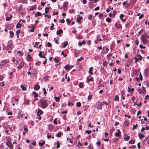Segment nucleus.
<instances>
[{
  "instance_id": "1",
  "label": "nucleus",
  "mask_w": 149,
  "mask_h": 149,
  "mask_svg": "<svg viewBox=\"0 0 149 149\" xmlns=\"http://www.w3.org/2000/svg\"><path fill=\"white\" fill-rule=\"evenodd\" d=\"M39 102L41 104L40 106L43 109L46 108L48 106V104L46 101L44 99H41L39 101Z\"/></svg>"
},
{
  "instance_id": "2",
  "label": "nucleus",
  "mask_w": 149,
  "mask_h": 149,
  "mask_svg": "<svg viewBox=\"0 0 149 149\" xmlns=\"http://www.w3.org/2000/svg\"><path fill=\"white\" fill-rule=\"evenodd\" d=\"M7 141L6 142V144L10 149H13V146L11 142V139L10 137H8L6 139Z\"/></svg>"
},
{
  "instance_id": "3",
  "label": "nucleus",
  "mask_w": 149,
  "mask_h": 149,
  "mask_svg": "<svg viewBox=\"0 0 149 149\" xmlns=\"http://www.w3.org/2000/svg\"><path fill=\"white\" fill-rule=\"evenodd\" d=\"M13 48L12 41L10 40L8 42L7 45L6 47V49H11Z\"/></svg>"
},
{
  "instance_id": "4",
  "label": "nucleus",
  "mask_w": 149,
  "mask_h": 149,
  "mask_svg": "<svg viewBox=\"0 0 149 149\" xmlns=\"http://www.w3.org/2000/svg\"><path fill=\"white\" fill-rule=\"evenodd\" d=\"M134 59L136 60L135 61V63H136L137 62L141 61L142 59V56L138 54L134 57Z\"/></svg>"
},
{
  "instance_id": "5",
  "label": "nucleus",
  "mask_w": 149,
  "mask_h": 149,
  "mask_svg": "<svg viewBox=\"0 0 149 149\" xmlns=\"http://www.w3.org/2000/svg\"><path fill=\"white\" fill-rule=\"evenodd\" d=\"M141 39L142 42L144 44H146L148 42V41L144 35L142 34L141 35Z\"/></svg>"
},
{
  "instance_id": "6",
  "label": "nucleus",
  "mask_w": 149,
  "mask_h": 149,
  "mask_svg": "<svg viewBox=\"0 0 149 149\" xmlns=\"http://www.w3.org/2000/svg\"><path fill=\"white\" fill-rule=\"evenodd\" d=\"M72 66H70L69 65L67 64L65 66L64 68L65 70L68 71L72 68Z\"/></svg>"
},
{
  "instance_id": "7",
  "label": "nucleus",
  "mask_w": 149,
  "mask_h": 149,
  "mask_svg": "<svg viewBox=\"0 0 149 149\" xmlns=\"http://www.w3.org/2000/svg\"><path fill=\"white\" fill-rule=\"evenodd\" d=\"M68 2L67 1L65 2L64 3L63 7L64 10H65L67 9L68 8Z\"/></svg>"
},
{
  "instance_id": "8",
  "label": "nucleus",
  "mask_w": 149,
  "mask_h": 149,
  "mask_svg": "<svg viewBox=\"0 0 149 149\" xmlns=\"http://www.w3.org/2000/svg\"><path fill=\"white\" fill-rule=\"evenodd\" d=\"M138 92L140 94H145L146 90H142L141 89L139 88L138 90Z\"/></svg>"
},
{
  "instance_id": "9",
  "label": "nucleus",
  "mask_w": 149,
  "mask_h": 149,
  "mask_svg": "<svg viewBox=\"0 0 149 149\" xmlns=\"http://www.w3.org/2000/svg\"><path fill=\"white\" fill-rule=\"evenodd\" d=\"M24 62L23 61L21 62L19 64V65L17 66V68L19 69H20L22 68L24 65Z\"/></svg>"
},
{
  "instance_id": "10",
  "label": "nucleus",
  "mask_w": 149,
  "mask_h": 149,
  "mask_svg": "<svg viewBox=\"0 0 149 149\" xmlns=\"http://www.w3.org/2000/svg\"><path fill=\"white\" fill-rule=\"evenodd\" d=\"M117 132L115 134V136L116 137H118L121 136V132L119 129L117 130Z\"/></svg>"
},
{
  "instance_id": "11",
  "label": "nucleus",
  "mask_w": 149,
  "mask_h": 149,
  "mask_svg": "<svg viewBox=\"0 0 149 149\" xmlns=\"http://www.w3.org/2000/svg\"><path fill=\"white\" fill-rule=\"evenodd\" d=\"M39 56L41 58H45L44 53L42 54V51H40L39 53Z\"/></svg>"
},
{
  "instance_id": "12",
  "label": "nucleus",
  "mask_w": 149,
  "mask_h": 149,
  "mask_svg": "<svg viewBox=\"0 0 149 149\" xmlns=\"http://www.w3.org/2000/svg\"><path fill=\"white\" fill-rule=\"evenodd\" d=\"M43 113V111L41 109H38V111L37 112V116H40Z\"/></svg>"
},
{
  "instance_id": "13",
  "label": "nucleus",
  "mask_w": 149,
  "mask_h": 149,
  "mask_svg": "<svg viewBox=\"0 0 149 149\" xmlns=\"http://www.w3.org/2000/svg\"><path fill=\"white\" fill-rule=\"evenodd\" d=\"M48 129L50 131H52L54 129V126L51 124H49Z\"/></svg>"
},
{
  "instance_id": "14",
  "label": "nucleus",
  "mask_w": 149,
  "mask_h": 149,
  "mask_svg": "<svg viewBox=\"0 0 149 149\" xmlns=\"http://www.w3.org/2000/svg\"><path fill=\"white\" fill-rule=\"evenodd\" d=\"M54 60L56 63H58L59 62V61L60 60V58L58 57H56L54 58Z\"/></svg>"
},
{
  "instance_id": "15",
  "label": "nucleus",
  "mask_w": 149,
  "mask_h": 149,
  "mask_svg": "<svg viewBox=\"0 0 149 149\" xmlns=\"http://www.w3.org/2000/svg\"><path fill=\"white\" fill-rule=\"evenodd\" d=\"M12 17V15H7L6 17V20L7 21L10 20V18Z\"/></svg>"
},
{
  "instance_id": "16",
  "label": "nucleus",
  "mask_w": 149,
  "mask_h": 149,
  "mask_svg": "<svg viewBox=\"0 0 149 149\" xmlns=\"http://www.w3.org/2000/svg\"><path fill=\"white\" fill-rule=\"evenodd\" d=\"M40 88V86L38 85H35L34 89L35 90H38Z\"/></svg>"
},
{
  "instance_id": "17",
  "label": "nucleus",
  "mask_w": 149,
  "mask_h": 149,
  "mask_svg": "<svg viewBox=\"0 0 149 149\" xmlns=\"http://www.w3.org/2000/svg\"><path fill=\"white\" fill-rule=\"evenodd\" d=\"M138 136L140 139H141L144 138V136L142 134L139 133L138 134Z\"/></svg>"
},
{
  "instance_id": "18",
  "label": "nucleus",
  "mask_w": 149,
  "mask_h": 149,
  "mask_svg": "<svg viewBox=\"0 0 149 149\" xmlns=\"http://www.w3.org/2000/svg\"><path fill=\"white\" fill-rule=\"evenodd\" d=\"M2 61L3 63V65H5L9 62V61L8 59L4 60Z\"/></svg>"
},
{
  "instance_id": "19",
  "label": "nucleus",
  "mask_w": 149,
  "mask_h": 149,
  "mask_svg": "<svg viewBox=\"0 0 149 149\" xmlns=\"http://www.w3.org/2000/svg\"><path fill=\"white\" fill-rule=\"evenodd\" d=\"M93 68L92 67H91L89 69L88 72L91 74H93V73L92 72Z\"/></svg>"
},
{
  "instance_id": "20",
  "label": "nucleus",
  "mask_w": 149,
  "mask_h": 149,
  "mask_svg": "<svg viewBox=\"0 0 149 149\" xmlns=\"http://www.w3.org/2000/svg\"><path fill=\"white\" fill-rule=\"evenodd\" d=\"M31 55L30 54H28L27 56L26 57V59L28 61H30L31 60Z\"/></svg>"
},
{
  "instance_id": "21",
  "label": "nucleus",
  "mask_w": 149,
  "mask_h": 149,
  "mask_svg": "<svg viewBox=\"0 0 149 149\" xmlns=\"http://www.w3.org/2000/svg\"><path fill=\"white\" fill-rule=\"evenodd\" d=\"M115 26L117 28H121L122 26L121 25L118 23H116L115 24Z\"/></svg>"
},
{
  "instance_id": "22",
  "label": "nucleus",
  "mask_w": 149,
  "mask_h": 149,
  "mask_svg": "<svg viewBox=\"0 0 149 149\" xmlns=\"http://www.w3.org/2000/svg\"><path fill=\"white\" fill-rule=\"evenodd\" d=\"M82 19V17H79L78 18H77L76 21L77 22L80 23L81 22V20Z\"/></svg>"
},
{
  "instance_id": "23",
  "label": "nucleus",
  "mask_w": 149,
  "mask_h": 149,
  "mask_svg": "<svg viewBox=\"0 0 149 149\" xmlns=\"http://www.w3.org/2000/svg\"><path fill=\"white\" fill-rule=\"evenodd\" d=\"M63 33V31L62 29H60L58 31H57L56 32V34L57 35H60L61 33Z\"/></svg>"
},
{
  "instance_id": "24",
  "label": "nucleus",
  "mask_w": 149,
  "mask_h": 149,
  "mask_svg": "<svg viewBox=\"0 0 149 149\" xmlns=\"http://www.w3.org/2000/svg\"><path fill=\"white\" fill-rule=\"evenodd\" d=\"M20 87L22 88V90L23 91H25L26 90V89L25 86L23 85H22Z\"/></svg>"
},
{
  "instance_id": "25",
  "label": "nucleus",
  "mask_w": 149,
  "mask_h": 149,
  "mask_svg": "<svg viewBox=\"0 0 149 149\" xmlns=\"http://www.w3.org/2000/svg\"><path fill=\"white\" fill-rule=\"evenodd\" d=\"M68 44V42L67 41H65L64 42L63 45L62 47L63 48H65L66 47Z\"/></svg>"
},
{
  "instance_id": "26",
  "label": "nucleus",
  "mask_w": 149,
  "mask_h": 149,
  "mask_svg": "<svg viewBox=\"0 0 149 149\" xmlns=\"http://www.w3.org/2000/svg\"><path fill=\"white\" fill-rule=\"evenodd\" d=\"M114 100L115 101H118L119 100V97L117 95H116L114 98Z\"/></svg>"
},
{
  "instance_id": "27",
  "label": "nucleus",
  "mask_w": 149,
  "mask_h": 149,
  "mask_svg": "<svg viewBox=\"0 0 149 149\" xmlns=\"http://www.w3.org/2000/svg\"><path fill=\"white\" fill-rule=\"evenodd\" d=\"M9 33L10 34V37L11 38H13L14 35V33L12 31H9Z\"/></svg>"
},
{
  "instance_id": "28",
  "label": "nucleus",
  "mask_w": 149,
  "mask_h": 149,
  "mask_svg": "<svg viewBox=\"0 0 149 149\" xmlns=\"http://www.w3.org/2000/svg\"><path fill=\"white\" fill-rule=\"evenodd\" d=\"M124 125L126 127H128L129 125V123L127 121H124Z\"/></svg>"
},
{
  "instance_id": "29",
  "label": "nucleus",
  "mask_w": 149,
  "mask_h": 149,
  "mask_svg": "<svg viewBox=\"0 0 149 149\" xmlns=\"http://www.w3.org/2000/svg\"><path fill=\"white\" fill-rule=\"evenodd\" d=\"M79 87L81 88H82L84 87V85H83V84L82 82H80L79 84Z\"/></svg>"
},
{
  "instance_id": "30",
  "label": "nucleus",
  "mask_w": 149,
  "mask_h": 149,
  "mask_svg": "<svg viewBox=\"0 0 149 149\" xmlns=\"http://www.w3.org/2000/svg\"><path fill=\"white\" fill-rule=\"evenodd\" d=\"M41 15V13L40 12H38L35 15V17H37L38 16H40Z\"/></svg>"
},
{
  "instance_id": "31",
  "label": "nucleus",
  "mask_w": 149,
  "mask_h": 149,
  "mask_svg": "<svg viewBox=\"0 0 149 149\" xmlns=\"http://www.w3.org/2000/svg\"><path fill=\"white\" fill-rule=\"evenodd\" d=\"M17 54H18L20 56H21L23 55L21 51H19L17 52Z\"/></svg>"
},
{
  "instance_id": "32",
  "label": "nucleus",
  "mask_w": 149,
  "mask_h": 149,
  "mask_svg": "<svg viewBox=\"0 0 149 149\" xmlns=\"http://www.w3.org/2000/svg\"><path fill=\"white\" fill-rule=\"evenodd\" d=\"M58 120V119L57 118H55L54 119V121H53V123L54 124L56 125L57 124Z\"/></svg>"
},
{
  "instance_id": "33",
  "label": "nucleus",
  "mask_w": 149,
  "mask_h": 149,
  "mask_svg": "<svg viewBox=\"0 0 149 149\" xmlns=\"http://www.w3.org/2000/svg\"><path fill=\"white\" fill-rule=\"evenodd\" d=\"M21 25L19 22L17 23V24L16 27L17 28H20L21 27Z\"/></svg>"
},
{
  "instance_id": "34",
  "label": "nucleus",
  "mask_w": 149,
  "mask_h": 149,
  "mask_svg": "<svg viewBox=\"0 0 149 149\" xmlns=\"http://www.w3.org/2000/svg\"><path fill=\"white\" fill-rule=\"evenodd\" d=\"M54 98L56 102H58L60 99V97H54Z\"/></svg>"
},
{
  "instance_id": "35",
  "label": "nucleus",
  "mask_w": 149,
  "mask_h": 149,
  "mask_svg": "<svg viewBox=\"0 0 149 149\" xmlns=\"http://www.w3.org/2000/svg\"><path fill=\"white\" fill-rule=\"evenodd\" d=\"M135 141L134 140H131L129 141V143L130 144H133L134 143Z\"/></svg>"
},
{
  "instance_id": "36",
  "label": "nucleus",
  "mask_w": 149,
  "mask_h": 149,
  "mask_svg": "<svg viewBox=\"0 0 149 149\" xmlns=\"http://www.w3.org/2000/svg\"><path fill=\"white\" fill-rule=\"evenodd\" d=\"M87 82L88 83V82L91 81H93V77L91 78H87Z\"/></svg>"
},
{
  "instance_id": "37",
  "label": "nucleus",
  "mask_w": 149,
  "mask_h": 149,
  "mask_svg": "<svg viewBox=\"0 0 149 149\" xmlns=\"http://www.w3.org/2000/svg\"><path fill=\"white\" fill-rule=\"evenodd\" d=\"M61 132H59L58 134L56 135V136L58 137H60L61 136Z\"/></svg>"
},
{
  "instance_id": "38",
  "label": "nucleus",
  "mask_w": 149,
  "mask_h": 149,
  "mask_svg": "<svg viewBox=\"0 0 149 149\" xmlns=\"http://www.w3.org/2000/svg\"><path fill=\"white\" fill-rule=\"evenodd\" d=\"M92 95H89L87 97V99L88 100H91L92 98Z\"/></svg>"
},
{
  "instance_id": "39",
  "label": "nucleus",
  "mask_w": 149,
  "mask_h": 149,
  "mask_svg": "<svg viewBox=\"0 0 149 149\" xmlns=\"http://www.w3.org/2000/svg\"><path fill=\"white\" fill-rule=\"evenodd\" d=\"M49 8L47 7L45 8V13H47L49 12Z\"/></svg>"
},
{
  "instance_id": "40",
  "label": "nucleus",
  "mask_w": 149,
  "mask_h": 149,
  "mask_svg": "<svg viewBox=\"0 0 149 149\" xmlns=\"http://www.w3.org/2000/svg\"><path fill=\"white\" fill-rule=\"evenodd\" d=\"M33 93L34 95V97H36L38 96V93H36L35 91H33Z\"/></svg>"
},
{
  "instance_id": "41",
  "label": "nucleus",
  "mask_w": 149,
  "mask_h": 149,
  "mask_svg": "<svg viewBox=\"0 0 149 149\" xmlns=\"http://www.w3.org/2000/svg\"><path fill=\"white\" fill-rule=\"evenodd\" d=\"M75 11V10L73 9H70L69 10V13H71L74 12Z\"/></svg>"
},
{
  "instance_id": "42",
  "label": "nucleus",
  "mask_w": 149,
  "mask_h": 149,
  "mask_svg": "<svg viewBox=\"0 0 149 149\" xmlns=\"http://www.w3.org/2000/svg\"><path fill=\"white\" fill-rule=\"evenodd\" d=\"M106 21L107 22H110L111 21V18H106Z\"/></svg>"
},
{
  "instance_id": "43",
  "label": "nucleus",
  "mask_w": 149,
  "mask_h": 149,
  "mask_svg": "<svg viewBox=\"0 0 149 149\" xmlns=\"http://www.w3.org/2000/svg\"><path fill=\"white\" fill-rule=\"evenodd\" d=\"M115 129L114 127H112L110 129V132L111 134H112L114 130Z\"/></svg>"
},
{
  "instance_id": "44",
  "label": "nucleus",
  "mask_w": 149,
  "mask_h": 149,
  "mask_svg": "<svg viewBox=\"0 0 149 149\" xmlns=\"http://www.w3.org/2000/svg\"><path fill=\"white\" fill-rule=\"evenodd\" d=\"M130 138V136H127L125 137L124 139L126 141H127Z\"/></svg>"
},
{
  "instance_id": "45",
  "label": "nucleus",
  "mask_w": 149,
  "mask_h": 149,
  "mask_svg": "<svg viewBox=\"0 0 149 149\" xmlns=\"http://www.w3.org/2000/svg\"><path fill=\"white\" fill-rule=\"evenodd\" d=\"M45 143V142L44 141H42V143L39 142V145L41 146H42Z\"/></svg>"
},
{
  "instance_id": "46",
  "label": "nucleus",
  "mask_w": 149,
  "mask_h": 149,
  "mask_svg": "<svg viewBox=\"0 0 149 149\" xmlns=\"http://www.w3.org/2000/svg\"><path fill=\"white\" fill-rule=\"evenodd\" d=\"M116 10H114L113 11V17H112V18H113L115 15H116Z\"/></svg>"
},
{
  "instance_id": "47",
  "label": "nucleus",
  "mask_w": 149,
  "mask_h": 149,
  "mask_svg": "<svg viewBox=\"0 0 149 149\" xmlns=\"http://www.w3.org/2000/svg\"><path fill=\"white\" fill-rule=\"evenodd\" d=\"M60 147V143L59 141H57V146H56V148H59Z\"/></svg>"
},
{
  "instance_id": "48",
  "label": "nucleus",
  "mask_w": 149,
  "mask_h": 149,
  "mask_svg": "<svg viewBox=\"0 0 149 149\" xmlns=\"http://www.w3.org/2000/svg\"><path fill=\"white\" fill-rule=\"evenodd\" d=\"M36 6H34L33 7H31L30 8V10H33L36 9Z\"/></svg>"
},
{
  "instance_id": "49",
  "label": "nucleus",
  "mask_w": 149,
  "mask_h": 149,
  "mask_svg": "<svg viewBox=\"0 0 149 149\" xmlns=\"http://www.w3.org/2000/svg\"><path fill=\"white\" fill-rule=\"evenodd\" d=\"M104 104H105L107 106L108 104V103L106 102L105 101H104L102 102H101V105H102Z\"/></svg>"
},
{
  "instance_id": "50",
  "label": "nucleus",
  "mask_w": 149,
  "mask_h": 149,
  "mask_svg": "<svg viewBox=\"0 0 149 149\" xmlns=\"http://www.w3.org/2000/svg\"><path fill=\"white\" fill-rule=\"evenodd\" d=\"M39 44V42H36L35 43V45L34 46V47H38V45Z\"/></svg>"
},
{
  "instance_id": "51",
  "label": "nucleus",
  "mask_w": 149,
  "mask_h": 149,
  "mask_svg": "<svg viewBox=\"0 0 149 149\" xmlns=\"http://www.w3.org/2000/svg\"><path fill=\"white\" fill-rule=\"evenodd\" d=\"M139 77H140V80L142 81L143 80V77H142V76L141 73L140 72V74H139Z\"/></svg>"
},
{
  "instance_id": "52",
  "label": "nucleus",
  "mask_w": 149,
  "mask_h": 149,
  "mask_svg": "<svg viewBox=\"0 0 149 149\" xmlns=\"http://www.w3.org/2000/svg\"><path fill=\"white\" fill-rule=\"evenodd\" d=\"M76 105L78 107H80L81 106V103L79 102H78L76 103Z\"/></svg>"
},
{
  "instance_id": "53",
  "label": "nucleus",
  "mask_w": 149,
  "mask_h": 149,
  "mask_svg": "<svg viewBox=\"0 0 149 149\" xmlns=\"http://www.w3.org/2000/svg\"><path fill=\"white\" fill-rule=\"evenodd\" d=\"M124 17V15L123 14H121L119 16L120 19H123V18Z\"/></svg>"
},
{
  "instance_id": "54",
  "label": "nucleus",
  "mask_w": 149,
  "mask_h": 149,
  "mask_svg": "<svg viewBox=\"0 0 149 149\" xmlns=\"http://www.w3.org/2000/svg\"><path fill=\"white\" fill-rule=\"evenodd\" d=\"M92 18V15H90L88 17V19L89 20H91Z\"/></svg>"
},
{
  "instance_id": "55",
  "label": "nucleus",
  "mask_w": 149,
  "mask_h": 149,
  "mask_svg": "<svg viewBox=\"0 0 149 149\" xmlns=\"http://www.w3.org/2000/svg\"><path fill=\"white\" fill-rule=\"evenodd\" d=\"M139 47L140 48L145 49L146 48V47L144 46H143L142 45H140L139 46Z\"/></svg>"
},
{
  "instance_id": "56",
  "label": "nucleus",
  "mask_w": 149,
  "mask_h": 149,
  "mask_svg": "<svg viewBox=\"0 0 149 149\" xmlns=\"http://www.w3.org/2000/svg\"><path fill=\"white\" fill-rule=\"evenodd\" d=\"M42 90L44 91V95H46L47 94V92L45 88H43Z\"/></svg>"
},
{
  "instance_id": "57",
  "label": "nucleus",
  "mask_w": 149,
  "mask_h": 149,
  "mask_svg": "<svg viewBox=\"0 0 149 149\" xmlns=\"http://www.w3.org/2000/svg\"><path fill=\"white\" fill-rule=\"evenodd\" d=\"M118 138H114L113 139V141L114 142H116L118 141Z\"/></svg>"
},
{
  "instance_id": "58",
  "label": "nucleus",
  "mask_w": 149,
  "mask_h": 149,
  "mask_svg": "<svg viewBox=\"0 0 149 149\" xmlns=\"http://www.w3.org/2000/svg\"><path fill=\"white\" fill-rule=\"evenodd\" d=\"M47 139H49L52 137V135H49V134L47 133Z\"/></svg>"
},
{
  "instance_id": "59",
  "label": "nucleus",
  "mask_w": 149,
  "mask_h": 149,
  "mask_svg": "<svg viewBox=\"0 0 149 149\" xmlns=\"http://www.w3.org/2000/svg\"><path fill=\"white\" fill-rule=\"evenodd\" d=\"M88 147L89 149H93V147L92 145H90Z\"/></svg>"
},
{
  "instance_id": "60",
  "label": "nucleus",
  "mask_w": 149,
  "mask_h": 149,
  "mask_svg": "<svg viewBox=\"0 0 149 149\" xmlns=\"http://www.w3.org/2000/svg\"><path fill=\"white\" fill-rule=\"evenodd\" d=\"M138 126V125L136 124V125H134L132 128V130H134L136 129V127Z\"/></svg>"
},
{
  "instance_id": "61",
  "label": "nucleus",
  "mask_w": 149,
  "mask_h": 149,
  "mask_svg": "<svg viewBox=\"0 0 149 149\" xmlns=\"http://www.w3.org/2000/svg\"><path fill=\"white\" fill-rule=\"evenodd\" d=\"M31 143L34 146H35L36 145V142L33 140L32 141Z\"/></svg>"
},
{
  "instance_id": "62",
  "label": "nucleus",
  "mask_w": 149,
  "mask_h": 149,
  "mask_svg": "<svg viewBox=\"0 0 149 149\" xmlns=\"http://www.w3.org/2000/svg\"><path fill=\"white\" fill-rule=\"evenodd\" d=\"M83 38V36L82 35H79L78 37V39H81Z\"/></svg>"
},
{
  "instance_id": "63",
  "label": "nucleus",
  "mask_w": 149,
  "mask_h": 149,
  "mask_svg": "<svg viewBox=\"0 0 149 149\" xmlns=\"http://www.w3.org/2000/svg\"><path fill=\"white\" fill-rule=\"evenodd\" d=\"M136 0H131L130 1V3L132 4H134L136 1Z\"/></svg>"
},
{
  "instance_id": "64",
  "label": "nucleus",
  "mask_w": 149,
  "mask_h": 149,
  "mask_svg": "<svg viewBox=\"0 0 149 149\" xmlns=\"http://www.w3.org/2000/svg\"><path fill=\"white\" fill-rule=\"evenodd\" d=\"M145 99L146 100H148L149 99V96L148 95H146L145 96Z\"/></svg>"
}]
</instances>
